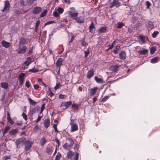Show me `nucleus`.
Here are the masks:
<instances>
[{
    "label": "nucleus",
    "instance_id": "nucleus-11",
    "mask_svg": "<svg viewBox=\"0 0 160 160\" xmlns=\"http://www.w3.org/2000/svg\"><path fill=\"white\" fill-rule=\"evenodd\" d=\"M120 5V2L118 0H114L111 3L110 8H111L113 6H115L116 7H118Z\"/></svg>",
    "mask_w": 160,
    "mask_h": 160
},
{
    "label": "nucleus",
    "instance_id": "nucleus-30",
    "mask_svg": "<svg viewBox=\"0 0 160 160\" xmlns=\"http://www.w3.org/2000/svg\"><path fill=\"white\" fill-rule=\"evenodd\" d=\"M120 47L119 46L117 45L115 46V48L112 52L115 54H116L118 53V51L120 49Z\"/></svg>",
    "mask_w": 160,
    "mask_h": 160
},
{
    "label": "nucleus",
    "instance_id": "nucleus-2",
    "mask_svg": "<svg viewBox=\"0 0 160 160\" xmlns=\"http://www.w3.org/2000/svg\"><path fill=\"white\" fill-rule=\"evenodd\" d=\"M27 48L25 45H19L18 48L16 50L17 53L19 54L25 53L27 50Z\"/></svg>",
    "mask_w": 160,
    "mask_h": 160
},
{
    "label": "nucleus",
    "instance_id": "nucleus-59",
    "mask_svg": "<svg viewBox=\"0 0 160 160\" xmlns=\"http://www.w3.org/2000/svg\"><path fill=\"white\" fill-rule=\"evenodd\" d=\"M39 86L38 84H34L33 85V87L35 89L37 90L39 88Z\"/></svg>",
    "mask_w": 160,
    "mask_h": 160
},
{
    "label": "nucleus",
    "instance_id": "nucleus-23",
    "mask_svg": "<svg viewBox=\"0 0 160 160\" xmlns=\"http://www.w3.org/2000/svg\"><path fill=\"white\" fill-rule=\"evenodd\" d=\"M47 141L45 137H43L41 139L40 143V144L42 146H43L45 144L46 142Z\"/></svg>",
    "mask_w": 160,
    "mask_h": 160
},
{
    "label": "nucleus",
    "instance_id": "nucleus-12",
    "mask_svg": "<svg viewBox=\"0 0 160 160\" xmlns=\"http://www.w3.org/2000/svg\"><path fill=\"white\" fill-rule=\"evenodd\" d=\"M119 66L120 65H112L110 67V69L112 72H117L118 70V68Z\"/></svg>",
    "mask_w": 160,
    "mask_h": 160
},
{
    "label": "nucleus",
    "instance_id": "nucleus-18",
    "mask_svg": "<svg viewBox=\"0 0 160 160\" xmlns=\"http://www.w3.org/2000/svg\"><path fill=\"white\" fill-rule=\"evenodd\" d=\"M72 103V102L71 101L65 102L63 104H62L61 105V106H64L66 107V108H67L71 105Z\"/></svg>",
    "mask_w": 160,
    "mask_h": 160
},
{
    "label": "nucleus",
    "instance_id": "nucleus-21",
    "mask_svg": "<svg viewBox=\"0 0 160 160\" xmlns=\"http://www.w3.org/2000/svg\"><path fill=\"white\" fill-rule=\"evenodd\" d=\"M148 50L142 48L141 51H138V53L140 55H146L148 53Z\"/></svg>",
    "mask_w": 160,
    "mask_h": 160
},
{
    "label": "nucleus",
    "instance_id": "nucleus-13",
    "mask_svg": "<svg viewBox=\"0 0 160 160\" xmlns=\"http://www.w3.org/2000/svg\"><path fill=\"white\" fill-rule=\"evenodd\" d=\"M94 71L92 69L89 70L87 72V77L88 78L90 79L94 75Z\"/></svg>",
    "mask_w": 160,
    "mask_h": 160
},
{
    "label": "nucleus",
    "instance_id": "nucleus-38",
    "mask_svg": "<svg viewBox=\"0 0 160 160\" xmlns=\"http://www.w3.org/2000/svg\"><path fill=\"white\" fill-rule=\"evenodd\" d=\"M56 10L59 14H62L63 12V9L62 8L59 7L58 9H56Z\"/></svg>",
    "mask_w": 160,
    "mask_h": 160
},
{
    "label": "nucleus",
    "instance_id": "nucleus-22",
    "mask_svg": "<svg viewBox=\"0 0 160 160\" xmlns=\"http://www.w3.org/2000/svg\"><path fill=\"white\" fill-rule=\"evenodd\" d=\"M1 87L4 89H7L8 87V84L7 82H2L1 83Z\"/></svg>",
    "mask_w": 160,
    "mask_h": 160
},
{
    "label": "nucleus",
    "instance_id": "nucleus-42",
    "mask_svg": "<svg viewBox=\"0 0 160 160\" xmlns=\"http://www.w3.org/2000/svg\"><path fill=\"white\" fill-rule=\"evenodd\" d=\"M62 85L60 84V82H58L56 84L55 86L54 87V89L56 90L59 88Z\"/></svg>",
    "mask_w": 160,
    "mask_h": 160
},
{
    "label": "nucleus",
    "instance_id": "nucleus-8",
    "mask_svg": "<svg viewBox=\"0 0 160 160\" xmlns=\"http://www.w3.org/2000/svg\"><path fill=\"white\" fill-rule=\"evenodd\" d=\"M119 55V58L121 59L124 60L126 58V52L124 50L121 51Z\"/></svg>",
    "mask_w": 160,
    "mask_h": 160
},
{
    "label": "nucleus",
    "instance_id": "nucleus-64",
    "mask_svg": "<svg viewBox=\"0 0 160 160\" xmlns=\"http://www.w3.org/2000/svg\"><path fill=\"white\" fill-rule=\"evenodd\" d=\"M14 13L16 16H17L20 14V12L18 10H16L15 11Z\"/></svg>",
    "mask_w": 160,
    "mask_h": 160
},
{
    "label": "nucleus",
    "instance_id": "nucleus-57",
    "mask_svg": "<svg viewBox=\"0 0 160 160\" xmlns=\"http://www.w3.org/2000/svg\"><path fill=\"white\" fill-rule=\"evenodd\" d=\"M79 154L78 153H76L75 155L74 156V159L75 160H78V159Z\"/></svg>",
    "mask_w": 160,
    "mask_h": 160
},
{
    "label": "nucleus",
    "instance_id": "nucleus-25",
    "mask_svg": "<svg viewBox=\"0 0 160 160\" xmlns=\"http://www.w3.org/2000/svg\"><path fill=\"white\" fill-rule=\"evenodd\" d=\"M17 130L16 129H14L10 131L9 132V134L12 135H14L17 134Z\"/></svg>",
    "mask_w": 160,
    "mask_h": 160
},
{
    "label": "nucleus",
    "instance_id": "nucleus-10",
    "mask_svg": "<svg viewBox=\"0 0 160 160\" xmlns=\"http://www.w3.org/2000/svg\"><path fill=\"white\" fill-rule=\"evenodd\" d=\"M1 44L3 47H4L6 48H9L11 46V43H10L4 40H2L1 41Z\"/></svg>",
    "mask_w": 160,
    "mask_h": 160
},
{
    "label": "nucleus",
    "instance_id": "nucleus-61",
    "mask_svg": "<svg viewBox=\"0 0 160 160\" xmlns=\"http://www.w3.org/2000/svg\"><path fill=\"white\" fill-rule=\"evenodd\" d=\"M54 21H48V22H46L45 23V25H48V24H52V23L54 22Z\"/></svg>",
    "mask_w": 160,
    "mask_h": 160
},
{
    "label": "nucleus",
    "instance_id": "nucleus-14",
    "mask_svg": "<svg viewBox=\"0 0 160 160\" xmlns=\"http://www.w3.org/2000/svg\"><path fill=\"white\" fill-rule=\"evenodd\" d=\"M63 62L62 59V58H59L56 61V64L57 67L60 68Z\"/></svg>",
    "mask_w": 160,
    "mask_h": 160
},
{
    "label": "nucleus",
    "instance_id": "nucleus-5",
    "mask_svg": "<svg viewBox=\"0 0 160 160\" xmlns=\"http://www.w3.org/2000/svg\"><path fill=\"white\" fill-rule=\"evenodd\" d=\"M10 7V4L8 0L4 1V6L2 12H7L9 11Z\"/></svg>",
    "mask_w": 160,
    "mask_h": 160
},
{
    "label": "nucleus",
    "instance_id": "nucleus-17",
    "mask_svg": "<svg viewBox=\"0 0 160 160\" xmlns=\"http://www.w3.org/2000/svg\"><path fill=\"white\" fill-rule=\"evenodd\" d=\"M75 19L77 22L79 23H83L84 22V19L82 17L76 18Z\"/></svg>",
    "mask_w": 160,
    "mask_h": 160
},
{
    "label": "nucleus",
    "instance_id": "nucleus-20",
    "mask_svg": "<svg viewBox=\"0 0 160 160\" xmlns=\"http://www.w3.org/2000/svg\"><path fill=\"white\" fill-rule=\"evenodd\" d=\"M78 14V12H73L71 11L69 12V15L72 18H75L77 16Z\"/></svg>",
    "mask_w": 160,
    "mask_h": 160
},
{
    "label": "nucleus",
    "instance_id": "nucleus-7",
    "mask_svg": "<svg viewBox=\"0 0 160 160\" xmlns=\"http://www.w3.org/2000/svg\"><path fill=\"white\" fill-rule=\"evenodd\" d=\"M27 39L26 38H21L19 41V45H24L27 43Z\"/></svg>",
    "mask_w": 160,
    "mask_h": 160
},
{
    "label": "nucleus",
    "instance_id": "nucleus-6",
    "mask_svg": "<svg viewBox=\"0 0 160 160\" xmlns=\"http://www.w3.org/2000/svg\"><path fill=\"white\" fill-rule=\"evenodd\" d=\"M24 144L25 145V149L26 151H28L31 148L32 142L29 140H28L26 141Z\"/></svg>",
    "mask_w": 160,
    "mask_h": 160
},
{
    "label": "nucleus",
    "instance_id": "nucleus-50",
    "mask_svg": "<svg viewBox=\"0 0 160 160\" xmlns=\"http://www.w3.org/2000/svg\"><path fill=\"white\" fill-rule=\"evenodd\" d=\"M57 124H54L53 125V127L54 128L55 132H59V131L57 128Z\"/></svg>",
    "mask_w": 160,
    "mask_h": 160
},
{
    "label": "nucleus",
    "instance_id": "nucleus-52",
    "mask_svg": "<svg viewBox=\"0 0 160 160\" xmlns=\"http://www.w3.org/2000/svg\"><path fill=\"white\" fill-rule=\"evenodd\" d=\"M146 4L147 6V8H148L151 6L150 3L148 1H147L146 2Z\"/></svg>",
    "mask_w": 160,
    "mask_h": 160
},
{
    "label": "nucleus",
    "instance_id": "nucleus-43",
    "mask_svg": "<svg viewBox=\"0 0 160 160\" xmlns=\"http://www.w3.org/2000/svg\"><path fill=\"white\" fill-rule=\"evenodd\" d=\"M61 157V154L60 153H58L56 157L55 160H59Z\"/></svg>",
    "mask_w": 160,
    "mask_h": 160
},
{
    "label": "nucleus",
    "instance_id": "nucleus-55",
    "mask_svg": "<svg viewBox=\"0 0 160 160\" xmlns=\"http://www.w3.org/2000/svg\"><path fill=\"white\" fill-rule=\"evenodd\" d=\"M116 42V41L115 40L112 42V44H111V45H109L108 46V47H109V48H108V49H111V48H112L113 47V44L115 43V42Z\"/></svg>",
    "mask_w": 160,
    "mask_h": 160
},
{
    "label": "nucleus",
    "instance_id": "nucleus-27",
    "mask_svg": "<svg viewBox=\"0 0 160 160\" xmlns=\"http://www.w3.org/2000/svg\"><path fill=\"white\" fill-rule=\"evenodd\" d=\"M74 154V152L72 151H69L67 154V157L68 158H71Z\"/></svg>",
    "mask_w": 160,
    "mask_h": 160
},
{
    "label": "nucleus",
    "instance_id": "nucleus-32",
    "mask_svg": "<svg viewBox=\"0 0 160 160\" xmlns=\"http://www.w3.org/2000/svg\"><path fill=\"white\" fill-rule=\"evenodd\" d=\"M58 13L56 10V8H55L53 13V16L55 18H60V16L58 14Z\"/></svg>",
    "mask_w": 160,
    "mask_h": 160
},
{
    "label": "nucleus",
    "instance_id": "nucleus-1",
    "mask_svg": "<svg viewBox=\"0 0 160 160\" xmlns=\"http://www.w3.org/2000/svg\"><path fill=\"white\" fill-rule=\"evenodd\" d=\"M40 108L38 106H37L32 108H30L29 111L28 113L29 117H32L35 113L39 112Z\"/></svg>",
    "mask_w": 160,
    "mask_h": 160
},
{
    "label": "nucleus",
    "instance_id": "nucleus-49",
    "mask_svg": "<svg viewBox=\"0 0 160 160\" xmlns=\"http://www.w3.org/2000/svg\"><path fill=\"white\" fill-rule=\"evenodd\" d=\"M23 118L25 120H27V116L26 114L24 112H23L22 114Z\"/></svg>",
    "mask_w": 160,
    "mask_h": 160
},
{
    "label": "nucleus",
    "instance_id": "nucleus-24",
    "mask_svg": "<svg viewBox=\"0 0 160 160\" xmlns=\"http://www.w3.org/2000/svg\"><path fill=\"white\" fill-rule=\"evenodd\" d=\"M159 59V58L158 57H155L152 58L150 60V62L152 63H154L157 62Z\"/></svg>",
    "mask_w": 160,
    "mask_h": 160
},
{
    "label": "nucleus",
    "instance_id": "nucleus-46",
    "mask_svg": "<svg viewBox=\"0 0 160 160\" xmlns=\"http://www.w3.org/2000/svg\"><path fill=\"white\" fill-rule=\"evenodd\" d=\"M33 49V46H32L31 48H30L29 50V51L28 52V54H31L32 52Z\"/></svg>",
    "mask_w": 160,
    "mask_h": 160
},
{
    "label": "nucleus",
    "instance_id": "nucleus-37",
    "mask_svg": "<svg viewBox=\"0 0 160 160\" xmlns=\"http://www.w3.org/2000/svg\"><path fill=\"white\" fill-rule=\"evenodd\" d=\"M47 12V11L46 9L44 10L40 14V17H43L45 16L46 15Z\"/></svg>",
    "mask_w": 160,
    "mask_h": 160
},
{
    "label": "nucleus",
    "instance_id": "nucleus-26",
    "mask_svg": "<svg viewBox=\"0 0 160 160\" xmlns=\"http://www.w3.org/2000/svg\"><path fill=\"white\" fill-rule=\"evenodd\" d=\"M107 29V28L106 27H103L99 29L98 32L99 34L105 32Z\"/></svg>",
    "mask_w": 160,
    "mask_h": 160
},
{
    "label": "nucleus",
    "instance_id": "nucleus-29",
    "mask_svg": "<svg viewBox=\"0 0 160 160\" xmlns=\"http://www.w3.org/2000/svg\"><path fill=\"white\" fill-rule=\"evenodd\" d=\"M28 100L30 104L32 105H35L37 103V102L34 101L30 98H28Z\"/></svg>",
    "mask_w": 160,
    "mask_h": 160
},
{
    "label": "nucleus",
    "instance_id": "nucleus-16",
    "mask_svg": "<svg viewBox=\"0 0 160 160\" xmlns=\"http://www.w3.org/2000/svg\"><path fill=\"white\" fill-rule=\"evenodd\" d=\"M71 132H74L77 130L78 129V125L76 123H71Z\"/></svg>",
    "mask_w": 160,
    "mask_h": 160
},
{
    "label": "nucleus",
    "instance_id": "nucleus-41",
    "mask_svg": "<svg viewBox=\"0 0 160 160\" xmlns=\"http://www.w3.org/2000/svg\"><path fill=\"white\" fill-rule=\"evenodd\" d=\"M10 127L9 126H7L6 127H5V128L4 130V131L3 132V133L4 134H5L6 133H7L8 130H9L10 129Z\"/></svg>",
    "mask_w": 160,
    "mask_h": 160
},
{
    "label": "nucleus",
    "instance_id": "nucleus-48",
    "mask_svg": "<svg viewBox=\"0 0 160 160\" xmlns=\"http://www.w3.org/2000/svg\"><path fill=\"white\" fill-rule=\"evenodd\" d=\"M109 97L108 96H105L103 97L102 100V101L104 102L109 98Z\"/></svg>",
    "mask_w": 160,
    "mask_h": 160
},
{
    "label": "nucleus",
    "instance_id": "nucleus-15",
    "mask_svg": "<svg viewBox=\"0 0 160 160\" xmlns=\"http://www.w3.org/2000/svg\"><path fill=\"white\" fill-rule=\"evenodd\" d=\"M98 89V88L96 87L91 88L90 90V95L93 96L94 95Z\"/></svg>",
    "mask_w": 160,
    "mask_h": 160
},
{
    "label": "nucleus",
    "instance_id": "nucleus-54",
    "mask_svg": "<svg viewBox=\"0 0 160 160\" xmlns=\"http://www.w3.org/2000/svg\"><path fill=\"white\" fill-rule=\"evenodd\" d=\"M30 84L29 81H27L26 82L25 86L28 88H29L30 87Z\"/></svg>",
    "mask_w": 160,
    "mask_h": 160
},
{
    "label": "nucleus",
    "instance_id": "nucleus-47",
    "mask_svg": "<svg viewBox=\"0 0 160 160\" xmlns=\"http://www.w3.org/2000/svg\"><path fill=\"white\" fill-rule=\"evenodd\" d=\"M52 147H49L48 148L46 151L47 152L50 154L52 151Z\"/></svg>",
    "mask_w": 160,
    "mask_h": 160
},
{
    "label": "nucleus",
    "instance_id": "nucleus-62",
    "mask_svg": "<svg viewBox=\"0 0 160 160\" xmlns=\"http://www.w3.org/2000/svg\"><path fill=\"white\" fill-rule=\"evenodd\" d=\"M65 97V95H63L62 94H60L59 96V98L61 99H64Z\"/></svg>",
    "mask_w": 160,
    "mask_h": 160
},
{
    "label": "nucleus",
    "instance_id": "nucleus-34",
    "mask_svg": "<svg viewBox=\"0 0 160 160\" xmlns=\"http://www.w3.org/2000/svg\"><path fill=\"white\" fill-rule=\"evenodd\" d=\"M44 124L46 128H48L50 125L49 121H44Z\"/></svg>",
    "mask_w": 160,
    "mask_h": 160
},
{
    "label": "nucleus",
    "instance_id": "nucleus-53",
    "mask_svg": "<svg viewBox=\"0 0 160 160\" xmlns=\"http://www.w3.org/2000/svg\"><path fill=\"white\" fill-rule=\"evenodd\" d=\"M45 105V103H43L42 104V107H41V109L40 110V113H41L43 111V110L44 109Z\"/></svg>",
    "mask_w": 160,
    "mask_h": 160
},
{
    "label": "nucleus",
    "instance_id": "nucleus-36",
    "mask_svg": "<svg viewBox=\"0 0 160 160\" xmlns=\"http://www.w3.org/2000/svg\"><path fill=\"white\" fill-rule=\"evenodd\" d=\"M68 140L69 142V147H70L71 146H72L74 144L73 140L71 138L68 139Z\"/></svg>",
    "mask_w": 160,
    "mask_h": 160
},
{
    "label": "nucleus",
    "instance_id": "nucleus-31",
    "mask_svg": "<svg viewBox=\"0 0 160 160\" xmlns=\"http://www.w3.org/2000/svg\"><path fill=\"white\" fill-rule=\"evenodd\" d=\"M139 38L140 40L142 41L143 43H145L146 42L145 37L144 35H139Z\"/></svg>",
    "mask_w": 160,
    "mask_h": 160
},
{
    "label": "nucleus",
    "instance_id": "nucleus-44",
    "mask_svg": "<svg viewBox=\"0 0 160 160\" xmlns=\"http://www.w3.org/2000/svg\"><path fill=\"white\" fill-rule=\"evenodd\" d=\"M158 33L159 32H158L157 31H154L152 34V37L153 38H155Z\"/></svg>",
    "mask_w": 160,
    "mask_h": 160
},
{
    "label": "nucleus",
    "instance_id": "nucleus-60",
    "mask_svg": "<svg viewBox=\"0 0 160 160\" xmlns=\"http://www.w3.org/2000/svg\"><path fill=\"white\" fill-rule=\"evenodd\" d=\"M40 23V21L39 20H37L36 22V23L35 25V27H36V28H38V27L39 25V24Z\"/></svg>",
    "mask_w": 160,
    "mask_h": 160
},
{
    "label": "nucleus",
    "instance_id": "nucleus-9",
    "mask_svg": "<svg viewBox=\"0 0 160 160\" xmlns=\"http://www.w3.org/2000/svg\"><path fill=\"white\" fill-rule=\"evenodd\" d=\"M42 9L40 7H35L34 8L32 11V13L34 14H38L42 11Z\"/></svg>",
    "mask_w": 160,
    "mask_h": 160
},
{
    "label": "nucleus",
    "instance_id": "nucleus-3",
    "mask_svg": "<svg viewBox=\"0 0 160 160\" xmlns=\"http://www.w3.org/2000/svg\"><path fill=\"white\" fill-rule=\"evenodd\" d=\"M26 141V138H21L17 139L15 142L17 148H20L21 146H22Z\"/></svg>",
    "mask_w": 160,
    "mask_h": 160
},
{
    "label": "nucleus",
    "instance_id": "nucleus-58",
    "mask_svg": "<svg viewBox=\"0 0 160 160\" xmlns=\"http://www.w3.org/2000/svg\"><path fill=\"white\" fill-rule=\"evenodd\" d=\"M84 53H85V56L86 58L89 54V52L88 50H87V51H84Z\"/></svg>",
    "mask_w": 160,
    "mask_h": 160
},
{
    "label": "nucleus",
    "instance_id": "nucleus-45",
    "mask_svg": "<svg viewBox=\"0 0 160 160\" xmlns=\"http://www.w3.org/2000/svg\"><path fill=\"white\" fill-rule=\"evenodd\" d=\"M38 71V70L34 68H33L32 69H30L28 70V71L29 72H32L34 73L37 72Z\"/></svg>",
    "mask_w": 160,
    "mask_h": 160
},
{
    "label": "nucleus",
    "instance_id": "nucleus-56",
    "mask_svg": "<svg viewBox=\"0 0 160 160\" xmlns=\"http://www.w3.org/2000/svg\"><path fill=\"white\" fill-rule=\"evenodd\" d=\"M148 28L152 29L153 27V26L151 22H148Z\"/></svg>",
    "mask_w": 160,
    "mask_h": 160
},
{
    "label": "nucleus",
    "instance_id": "nucleus-40",
    "mask_svg": "<svg viewBox=\"0 0 160 160\" xmlns=\"http://www.w3.org/2000/svg\"><path fill=\"white\" fill-rule=\"evenodd\" d=\"M72 108L73 109H78L79 108V105L73 103L72 105Z\"/></svg>",
    "mask_w": 160,
    "mask_h": 160
},
{
    "label": "nucleus",
    "instance_id": "nucleus-51",
    "mask_svg": "<svg viewBox=\"0 0 160 160\" xmlns=\"http://www.w3.org/2000/svg\"><path fill=\"white\" fill-rule=\"evenodd\" d=\"M35 0H27V3L28 4H32Z\"/></svg>",
    "mask_w": 160,
    "mask_h": 160
},
{
    "label": "nucleus",
    "instance_id": "nucleus-39",
    "mask_svg": "<svg viewBox=\"0 0 160 160\" xmlns=\"http://www.w3.org/2000/svg\"><path fill=\"white\" fill-rule=\"evenodd\" d=\"M124 25V24L122 22H119L117 23V28H120Z\"/></svg>",
    "mask_w": 160,
    "mask_h": 160
},
{
    "label": "nucleus",
    "instance_id": "nucleus-63",
    "mask_svg": "<svg viewBox=\"0 0 160 160\" xmlns=\"http://www.w3.org/2000/svg\"><path fill=\"white\" fill-rule=\"evenodd\" d=\"M10 158V156H4L3 157V160H7V159H9Z\"/></svg>",
    "mask_w": 160,
    "mask_h": 160
},
{
    "label": "nucleus",
    "instance_id": "nucleus-4",
    "mask_svg": "<svg viewBox=\"0 0 160 160\" xmlns=\"http://www.w3.org/2000/svg\"><path fill=\"white\" fill-rule=\"evenodd\" d=\"M25 74L21 72L19 75L18 78L19 80V86L20 87H22L24 81Z\"/></svg>",
    "mask_w": 160,
    "mask_h": 160
},
{
    "label": "nucleus",
    "instance_id": "nucleus-28",
    "mask_svg": "<svg viewBox=\"0 0 160 160\" xmlns=\"http://www.w3.org/2000/svg\"><path fill=\"white\" fill-rule=\"evenodd\" d=\"M89 31L90 32H92L93 31V30L95 29V28L94 26L93 22H92L90 25L89 26Z\"/></svg>",
    "mask_w": 160,
    "mask_h": 160
},
{
    "label": "nucleus",
    "instance_id": "nucleus-33",
    "mask_svg": "<svg viewBox=\"0 0 160 160\" xmlns=\"http://www.w3.org/2000/svg\"><path fill=\"white\" fill-rule=\"evenodd\" d=\"M82 46L86 47L88 45V43L85 41V38H84L80 40Z\"/></svg>",
    "mask_w": 160,
    "mask_h": 160
},
{
    "label": "nucleus",
    "instance_id": "nucleus-35",
    "mask_svg": "<svg viewBox=\"0 0 160 160\" xmlns=\"http://www.w3.org/2000/svg\"><path fill=\"white\" fill-rule=\"evenodd\" d=\"M156 50V48L155 46L152 47L150 49V53L151 54H153Z\"/></svg>",
    "mask_w": 160,
    "mask_h": 160
},
{
    "label": "nucleus",
    "instance_id": "nucleus-19",
    "mask_svg": "<svg viewBox=\"0 0 160 160\" xmlns=\"http://www.w3.org/2000/svg\"><path fill=\"white\" fill-rule=\"evenodd\" d=\"M94 80L96 82L98 83H103L104 82L102 79L98 78L96 76L94 77Z\"/></svg>",
    "mask_w": 160,
    "mask_h": 160
}]
</instances>
